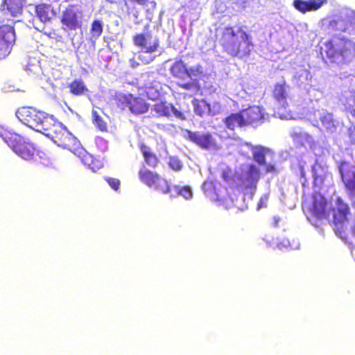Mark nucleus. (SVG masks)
I'll list each match as a JSON object with an SVG mask.
<instances>
[{
    "label": "nucleus",
    "mask_w": 355,
    "mask_h": 355,
    "mask_svg": "<svg viewBox=\"0 0 355 355\" xmlns=\"http://www.w3.org/2000/svg\"><path fill=\"white\" fill-rule=\"evenodd\" d=\"M220 43L224 52L233 58H248L254 48L251 35L239 26L237 31L232 26L225 27L222 31Z\"/></svg>",
    "instance_id": "obj_1"
},
{
    "label": "nucleus",
    "mask_w": 355,
    "mask_h": 355,
    "mask_svg": "<svg viewBox=\"0 0 355 355\" xmlns=\"http://www.w3.org/2000/svg\"><path fill=\"white\" fill-rule=\"evenodd\" d=\"M0 137L23 159L33 161L37 164L44 166H48L50 164V160L45 153L37 150L32 143L26 141L19 135L0 128Z\"/></svg>",
    "instance_id": "obj_2"
},
{
    "label": "nucleus",
    "mask_w": 355,
    "mask_h": 355,
    "mask_svg": "<svg viewBox=\"0 0 355 355\" xmlns=\"http://www.w3.org/2000/svg\"><path fill=\"white\" fill-rule=\"evenodd\" d=\"M328 59L337 64L347 63L354 55V44L349 39L334 36L324 43Z\"/></svg>",
    "instance_id": "obj_3"
},
{
    "label": "nucleus",
    "mask_w": 355,
    "mask_h": 355,
    "mask_svg": "<svg viewBox=\"0 0 355 355\" xmlns=\"http://www.w3.org/2000/svg\"><path fill=\"white\" fill-rule=\"evenodd\" d=\"M85 21V13L81 3H69L62 10L60 21L64 31L81 29Z\"/></svg>",
    "instance_id": "obj_4"
},
{
    "label": "nucleus",
    "mask_w": 355,
    "mask_h": 355,
    "mask_svg": "<svg viewBox=\"0 0 355 355\" xmlns=\"http://www.w3.org/2000/svg\"><path fill=\"white\" fill-rule=\"evenodd\" d=\"M15 21L3 19L0 21V60L6 58L15 43Z\"/></svg>",
    "instance_id": "obj_5"
},
{
    "label": "nucleus",
    "mask_w": 355,
    "mask_h": 355,
    "mask_svg": "<svg viewBox=\"0 0 355 355\" xmlns=\"http://www.w3.org/2000/svg\"><path fill=\"white\" fill-rule=\"evenodd\" d=\"M308 218L313 221L329 220V209L328 202L325 197L319 192H314L311 195V201L306 207Z\"/></svg>",
    "instance_id": "obj_6"
},
{
    "label": "nucleus",
    "mask_w": 355,
    "mask_h": 355,
    "mask_svg": "<svg viewBox=\"0 0 355 355\" xmlns=\"http://www.w3.org/2000/svg\"><path fill=\"white\" fill-rule=\"evenodd\" d=\"M139 180L148 187L163 193L171 192V185L168 181L162 178L157 172L152 171L143 166L138 173Z\"/></svg>",
    "instance_id": "obj_7"
},
{
    "label": "nucleus",
    "mask_w": 355,
    "mask_h": 355,
    "mask_svg": "<svg viewBox=\"0 0 355 355\" xmlns=\"http://www.w3.org/2000/svg\"><path fill=\"white\" fill-rule=\"evenodd\" d=\"M55 144L71 152H75L80 146V142L62 123L49 137Z\"/></svg>",
    "instance_id": "obj_8"
},
{
    "label": "nucleus",
    "mask_w": 355,
    "mask_h": 355,
    "mask_svg": "<svg viewBox=\"0 0 355 355\" xmlns=\"http://www.w3.org/2000/svg\"><path fill=\"white\" fill-rule=\"evenodd\" d=\"M117 106L124 110L128 108L135 114H141L148 110L149 105L144 99L132 94H122L117 97Z\"/></svg>",
    "instance_id": "obj_9"
},
{
    "label": "nucleus",
    "mask_w": 355,
    "mask_h": 355,
    "mask_svg": "<svg viewBox=\"0 0 355 355\" xmlns=\"http://www.w3.org/2000/svg\"><path fill=\"white\" fill-rule=\"evenodd\" d=\"M185 138L201 149L207 150L218 149L217 141L211 132L187 130Z\"/></svg>",
    "instance_id": "obj_10"
},
{
    "label": "nucleus",
    "mask_w": 355,
    "mask_h": 355,
    "mask_svg": "<svg viewBox=\"0 0 355 355\" xmlns=\"http://www.w3.org/2000/svg\"><path fill=\"white\" fill-rule=\"evenodd\" d=\"M170 73L177 79L184 80L185 78H190L192 80L193 78L200 77L203 73V71L200 64L188 68L182 60H179L172 64L170 67Z\"/></svg>",
    "instance_id": "obj_11"
},
{
    "label": "nucleus",
    "mask_w": 355,
    "mask_h": 355,
    "mask_svg": "<svg viewBox=\"0 0 355 355\" xmlns=\"http://www.w3.org/2000/svg\"><path fill=\"white\" fill-rule=\"evenodd\" d=\"M338 171L347 196L350 198H355V165L347 161H341Z\"/></svg>",
    "instance_id": "obj_12"
},
{
    "label": "nucleus",
    "mask_w": 355,
    "mask_h": 355,
    "mask_svg": "<svg viewBox=\"0 0 355 355\" xmlns=\"http://www.w3.org/2000/svg\"><path fill=\"white\" fill-rule=\"evenodd\" d=\"M44 114L31 107H22L17 110L16 116L21 123L36 130Z\"/></svg>",
    "instance_id": "obj_13"
},
{
    "label": "nucleus",
    "mask_w": 355,
    "mask_h": 355,
    "mask_svg": "<svg viewBox=\"0 0 355 355\" xmlns=\"http://www.w3.org/2000/svg\"><path fill=\"white\" fill-rule=\"evenodd\" d=\"M152 112H154L157 116H165L167 118H169L171 113L173 112L174 116L181 121H185L187 119V114L189 113V112L179 111L173 104L165 101L155 103L153 105Z\"/></svg>",
    "instance_id": "obj_14"
},
{
    "label": "nucleus",
    "mask_w": 355,
    "mask_h": 355,
    "mask_svg": "<svg viewBox=\"0 0 355 355\" xmlns=\"http://www.w3.org/2000/svg\"><path fill=\"white\" fill-rule=\"evenodd\" d=\"M335 203L336 207L333 209V223L337 226L347 220V216L350 214V209L340 196L336 198Z\"/></svg>",
    "instance_id": "obj_15"
},
{
    "label": "nucleus",
    "mask_w": 355,
    "mask_h": 355,
    "mask_svg": "<svg viewBox=\"0 0 355 355\" xmlns=\"http://www.w3.org/2000/svg\"><path fill=\"white\" fill-rule=\"evenodd\" d=\"M245 127L257 125L263 119V113L259 106H251L241 110Z\"/></svg>",
    "instance_id": "obj_16"
},
{
    "label": "nucleus",
    "mask_w": 355,
    "mask_h": 355,
    "mask_svg": "<svg viewBox=\"0 0 355 355\" xmlns=\"http://www.w3.org/2000/svg\"><path fill=\"white\" fill-rule=\"evenodd\" d=\"M151 37L150 34L139 33L133 37V42L135 46L141 49V52L152 53L155 52L159 47V41L156 40L149 46L147 45L148 40Z\"/></svg>",
    "instance_id": "obj_17"
},
{
    "label": "nucleus",
    "mask_w": 355,
    "mask_h": 355,
    "mask_svg": "<svg viewBox=\"0 0 355 355\" xmlns=\"http://www.w3.org/2000/svg\"><path fill=\"white\" fill-rule=\"evenodd\" d=\"M327 0H294L293 7L302 13L318 10Z\"/></svg>",
    "instance_id": "obj_18"
},
{
    "label": "nucleus",
    "mask_w": 355,
    "mask_h": 355,
    "mask_svg": "<svg viewBox=\"0 0 355 355\" xmlns=\"http://www.w3.org/2000/svg\"><path fill=\"white\" fill-rule=\"evenodd\" d=\"M260 177L261 173L258 167L254 164H250L242 182L246 189H255Z\"/></svg>",
    "instance_id": "obj_19"
},
{
    "label": "nucleus",
    "mask_w": 355,
    "mask_h": 355,
    "mask_svg": "<svg viewBox=\"0 0 355 355\" xmlns=\"http://www.w3.org/2000/svg\"><path fill=\"white\" fill-rule=\"evenodd\" d=\"M288 86L286 85V81L282 83H277L274 85L272 91V96L278 104L282 107L288 105L287 99L288 98Z\"/></svg>",
    "instance_id": "obj_20"
},
{
    "label": "nucleus",
    "mask_w": 355,
    "mask_h": 355,
    "mask_svg": "<svg viewBox=\"0 0 355 355\" xmlns=\"http://www.w3.org/2000/svg\"><path fill=\"white\" fill-rule=\"evenodd\" d=\"M35 13L37 17L43 23L50 21L55 17L57 12L54 8L46 3H40L35 6Z\"/></svg>",
    "instance_id": "obj_21"
},
{
    "label": "nucleus",
    "mask_w": 355,
    "mask_h": 355,
    "mask_svg": "<svg viewBox=\"0 0 355 355\" xmlns=\"http://www.w3.org/2000/svg\"><path fill=\"white\" fill-rule=\"evenodd\" d=\"M42 118L36 131L41 132L47 137H49L61 123L56 121L53 116L44 114Z\"/></svg>",
    "instance_id": "obj_22"
},
{
    "label": "nucleus",
    "mask_w": 355,
    "mask_h": 355,
    "mask_svg": "<svg viewBox=\"0 0 355 355\" xmlns=\"http://www.w3.org/2000/svg\"><path fill=\"white\" fill-rule=\"evenodd\" d=\"M139 150L144 158L145 164L152 168H155L159 164V159L155 152L144 143H141L139 146Z\"/></svg>",
    "instance_id": "obj_23"
},
{
    "label": "nucleus",
    "mask_w": 355,
    "mask_h": 355,
    "mask_svg": "<svg viewBox=\"0 0 355 355\" xmlns=\"http://www.w3.org/2000/svg\"><path fill=\"white\" fill-rule=\"evenodd\" d=\"M67 87L69 88L70 94L73 96H80L89 92L88 87L84 80L80 78H75L68 83Z\"/></svg>",
    "instance_id": "obj_24"
},
{
    "label": "nucleus",
    "mask_w": 355,
    "mask_h": 355,
    "mask_svg": "<svg viewBox=\"0 0 355 355\" xmlns=\"http://www.w3.org/2000/svg\"><path fill=\"white\" fill-rule=\"evenodd\" d=\"M223 122L225 126L231 130H234L236 128L245 127L241 111L230 114L225 118Z\"/></svg>",
    "instance_id": "obj_25"
},
{
    "label": "nucleus",
    "mask_w": 355,
    "mask_h": 355,
    "mask_svg": "<svg viewBox=\"0 0 355 355\" xmlns=\"http://www.w3.org/2000/svg\"><path fill=\"white\" fill-rule=\"evenodd\" d=\"M24 1L25 0H3V4L6 6L12 16L16 17L21 13Z\"/></svg>",
    "instance_id": "obj_26"
},
{
    "label": "nucleus",
    "mask_w": 355,
    "mask_h": 355,
    "mask_svg": "<svg viewBox=\"0 0 355 355\" xmlns=\"http://www.w3.org/2000/svg\"><path fill=\"white\" fill-rule=\"evenodd\" d=\"M270 150L263 146H256L252 149L253 160L260 166L266 165V155Z\"/></svg>",
    "instance_id": "obj_27"
},
{
    "label": "nucleus",
    "mask_w": 355,
    "mask_h": 355,
    "mask_svg": "<svg viewBox=\"0 0 355 355\" xmlns=\"http://www.w3.org/2000/svg\"><path fill=\"white\" fill-rule=\"evenodd\" d=\"M320 121L322 127L329 132H334L336 130V121L334 119L331 113H325L320 116Z\"/></svg>",
    "instance_id": "obj_28"
},
{
    "label": "nucleus",
    "mask_w": 355,
    "mask_h": 355,
    "mask_svg": "<svg viewBox=\"0 0 355 355\" xmlns=\"http://www.w3.org/2000/svg\"><path fill=\"white\" fill-rule=\"evenodd\" d=\"M92 120L94 124L101 131L106 132L107 125L106 121L101 116L96 110L92 111Z\"/></svg>",
    "instance_id": "obj_29"
},
{
    "label": "nucleus",
    "mask_w": 355,
    "mask_h": 355,
    "mask_svg": "<svg viewBox=\"0 0 355 355\" xmlns=\"http://www.w3.org/2000/svg\"><path fill=\"white\" fill-rule=\"evenodd\" d=\"M103 30V24L100 20L95 19L92 22L90 33L92 38H98L101 35Z\"/></svg>",
    "instance_id": "obj_30"
},
{
    "label": "nucleus",
    "mask_w": 355,
    "mask_h": 355,
    "mask_svg": "<svg viewBox=\"0 0 355 355\" xmlns=\"http://www.w3.org/2000/svg\"><path fill=\"white\" fill-rule=\"evenodd\" d=\"M168 165L172 170L175 171H179L182 168V164L177 157H170L168 159Z\"/></svg>",
    "instance_id": "obj_31"
},
{
    "label": "nucleus",
    "mask_w": 355,
    "mask_h": 355,
    "mask_svg": "<svg viewBox=\"0 0 355 355\" xmlns=\"http://www.w3.org/2000/svg\"><path fill=\"white\" fill-rule=\"evenodd\" d=\"M312 172H313V186L317 187H320L324 181V178L322 175H319L317 173L315 167L312 168Z\"/></svg>",
    "instance_id": "obj_32"
},
{
    "label": "nucleus",
    "mask_w": 355,
    "mask_h": 355,
    "mask_svg": "<svg viewBox=\"0 0 355 355\" xmlns=\"http://www.w3.org/2000/svg\"><path fill=\"white\" fill-rule=\"evenodd\" d=\"M104 180L115 191L119 189L121 186V181L119 179L111 177H105Z\"/></svg>",
    "instance_id": "obj_33"
},
{
    "label": "nucleus",
    "mask_w": 355,
    "mask_h": 355,
    "mask_svg": "<svg viewBox=\"0 0 355 355\" xmlns=\"http://www.w3.org/2000/svg\"><path fill=\"white\" fill-rule=\"evenodd\" d=\"M178 194L182 196L186 200L191 199L193 195L191 189L188 186L178 188Z\"/></svg>",
    "instance_id": "obj_34"
},
{
    "label": "nucleus",
    "mask_w": 355,
    "mask_h": 355,
    "mask_svg": "<svg viewBox=\"0 0 355 355\" xmlns=\"http://www.w3.org/2000/svg\"><path fill=\"white\" fill-rule=\"evenodd\" d=\"M145 92L148 98L153 101L156 100L159 96L158 89L153 86L146 87Z\"/></svg>",
    "instance_id": "obj_35"
},
{
    "label": "nucleus",
    "mask_w": 355,
    "mask_h": 355,
    "mask_svg": "<svg viewBox=\"0 0 355 355\" xmlns=\"http://www.w3.org/2000/svg\"><path fill=\"white\" fill-rule=\"evenodd\" d=\"M269 195L268 194H264L262 196L257 203V209H260L261 208H264L267 207V203L268 201Z\"/></svg>",
    "instance_id": "obj_36"
},
{
    "label": "nucleus",
    "mask_w": 355,
    "mask_h": 355,
    "mask_svg": "<svg viewBox=\"0 0 355 355\" xmlns=\"http://www.w3.org/2000/svg\"><path fill=\"white\" fill-rule=\"evenodd\" d=\"M198 81H190L184 83H180L178 84L179 87L184 89H191L198 86Z\"/></svg>",
    "instance_id": "obj_37"
},
{
    "label": "nucleus",
    "mask_w": 355,
    "mask_h": 355,
    "mask_svg": "<svg viewBox=\"0 0 355 355\" xmlns=\"http://www.w3.org/2000/svg\"><path fill=\"white\" fill-rule=\"evenodd\" d=\"M194 112L197 115H199L200 116H202L205 112L204 110L202 109L201 105H200L198 103L195 105Z\"/></svg>",
    "instance_id": "obj_38"
},
{
    "label": "nucleus",
    "mask_w": 355,
    "mask_h": 355,
    "mask_svg": "<svg viewBox=\"0 0 355 355\" xmlns=\"http://www.w3.org/2000/svg\"><path fill=\"white\" fill-rule=\"evenodd\" d=\"M264 166H266L265 167V173H274L276 171V168L274 164H266V165H264Z\"/></svg>",
    "instance_id": "obj_39"
},
{
    "label": "nucleus",
    "mask_w": 355,
    "mask_h": 355,
    "mask_svg": "<svg viewBox=\"0 0 355 355\" xmlns=\"http://www.w3.org/2000/svg\"><path fill=\"white\" fill-rule=\"evenodd\" d=\"M290 242L288 239H284L282 241L277 243V246L281 248H288L290 247Z\"/></svg>",
    "instance_id": "obj_40"
},
{
    "label": "nucleus",
    "mask_w": 355,
    "mask_h": 355,
    "mask_svg": "<svg viewBox=\"0 0 355 355\" xmlns=\"http://www.w3.org/2000/svg\"><path fill=\"white\" fill-rule=\"evenodd\" d=\"M353 105H349L347 107V110L353 116H355V96L353 98Z\"/></svg>",
    "instance_id": "obj_41"
},
{
    "label": "nucleus",
    "mask_w": 355,
    "mask_h": 355,
    "mask_svg": "<svg viewBox=\"0 0 355 355\" xmlns=\"http://www.w3.org/2000/svg\"><path fill=\"white\" fill-rule=\"evenodd\" d=\"M335 231H336V234L337 235H338L342 239H346L345 235L343 236V233L344 232L343 230H340L338 227H336V230Z\"/></svg>",
    "instance_id": "obj_42"
},
{
    "label": "nucleus",
    "mask_w": 355,
    "mask_h": 355,
    "mask_svg": "<svg viewBox=\"0 0 355 355\" xmlns=\"http://www.w3.org/2000/svg\"><path fill=\"white\" fill-rule=\"evenodd\" d=\"M299 169H300L301 178H305V177H306V172H305V170L304 168V166H301V165L299 166Z\"/></svg>",
    "instance_id": "obj_43"
},
{
    "label": "nucleus",
    "mask_w": 355,
    "mask_h": 355,
    "mask_svg": "<svg viewBox=\"0 0 355 355\" xmlns=\"http://www.w3.org/2000/svg\"><path fill=\"white\" fill-rule=\"evenodd\" d=\"M279 221H280V218H279V217L275 216V217L273 218L272 225H273L275 227H278V225H279Z\"/></svg>",
    "instance_id": "obj_44"
},
{
    "label": "nucleus",
    "mask_w": 355,
    "mask_h": 355,
    "mask_svg": "<svg viewBox=\"0 0 355 355\" xmlns=\"http://www.w3.org/2000/svg\"><path fill=\"white\" fill-rule=\"evenodd\" d=\"M130 1H132V2L137 3H138L139 5H141V6L145 5L147 3V1H148V0H130Z\"/></svg>",
    "instance_id": "obj_45"
},
{
    "label": "nucleus",
    "mask_w": 355,
    "mask_h": 355,
    "mask_svg": "<svg viewBox=\"0 0 355 355\" xmlns=\"http://www.w3.org/2000/svg\"><path fill=\"white\" fill-rule=\"evenodd\" d=\"M223 179L225 180V181H227L229 180V177H228V175L226 172H223Z\"/></svg>",
    "instance_id": "obj_46"
},
{
    "label": "nucleus",
    "mask_w": 355,
    "mask_h": 355,
    "mask_svg": "<svg viewBox=\"0 0 355 355\" xmlns=\"http://www.w3.org/2000/svg\"><path fill=\"white\" fill-rule=\"evenodd\" d=\"M352 233L355 236V223H354V225L352 227Z\"/></svg>",
    "instance_id": "obj_47"
},
{
    "label": "nucleus",
    "mask_w": 355,
    "mask_h": 355,
    "mask_svg": "<svg viewBox=\"0 0 355 355\" xmlns=\"http://www.w3.org/2000/svg\"><path fill=\"white\" fill-rule=\"evenodd\" d=\"M337 24V21L334 19L330 21V24Z\"/></svg>",
    "instance_id": "obj_48"
},
{
    "label": "nucleus",
    "mask_w": 355,
    "mask_h": 355,
    "mask_svg": "<svg viewBox=\"0 0 355 355\" xmlns=\"http://www.w3.org/2000/svg\"><path fill=\"white\" fill-rule=\"evenodd\" d=\"M139 58H140V59H141V60H143V59H142V55H139Z\"/></svg>",
    "instance_id": "obj_49"
}]
</instances>
